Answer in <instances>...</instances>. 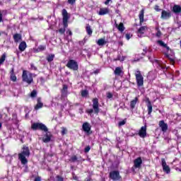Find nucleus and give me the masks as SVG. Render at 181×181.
I'll return each mask as SVG.
<instances>
[{
	"mask_svg": "<svg viewBox=\"0 0 181 181\" xmlns=\"http://www.w3.org/2000/svg\"><path fill=\"white\" fill-rule=\"evenodd\" d=\"M30 156V151L29 147L24 146L22 151L18 153V160L21 162L22 165H28V158Z\"/></svg>",
	"mask_w": 181,
	"mask_h": 181,
	"instance_id": "obj_1",
	"label": "nucleus"
},
{
	"mask_svg": "<svg viewBox=\"0 0 181 181\" xmlns=\"http://www.w3.org/2000/svg\"><path fill=\"white\" fill-rule=\"evenodd\" d=\"M22 79L23 81H25L28 84H32V83H33V74L26 70L23 71Z\"/></svg>",
	"mask_w": 181,
	"mask_h": 181,
	"instance_id": "obj_2",
	"label": "nucleus"
},
{
	"mask_svg": "<svg viewBox=\"0 0 181 181\" xmlns=\"http://www.w3.org/2000/svg\"><path fill=\"white\" fill-rule=\"evenodd\" d=\"M32 129L36 131V129H40V131H44V132H47V127L42 123H34L31 126Z\"/></svg>",
	"mask_w": 181,
	"mask_h": 181,
	"instance_id": "obj_3",
	"label": "nucleus"
},
{
	"mask_svg": "<svg viewBox=\"0 0 181 181\" xmlns=\"http://www.w3.org/2000/svg\"><path fill=\"white\" fill-rule=\"evenodd\" d=\"M135 76L137 86L139 87H142V86H144V76H142V74H141V71H136L135 72Z\"/></svg>",
	"mask_w": 181,
	"mask_h": 181,
	"instance_id": "obj_4",
	"label": "nucleus"
},
{
	"mask_svg": "<svg viewBox=\"0 0 181 181\" xmlns=\"http://www.w3.org/2000/svg\"><path fill=\"white\" fill-rule=\"evenodd\" d=\"M66 67L71 69V70H78V64L76 62V61L71 59L66 64Z\"/></svg>",
	"mask_w": 181,
	"mask_h": 181,
	"instance_id": "obj_5",
	"label": "nucleus"
},
{
	"mask_svg": "<svg viewBox=\"0 0 181 181\" xmlns=\"http://www.w3.org/2000/svg\"><path fill=\"white\" fill-rule=\"evenodd\" d=\"M110 177L112 180H119L121 179V175H119V171L114 170L110 173Z\"/></svg>",
	"mask_w": 181,
	"mask_h": 181,
	"instance_id": "obj_6",
	"label": "nucleus"
},
{
	"mask_svg": "<svg viewBox=\"0 0 181 181\" xmlns=\"http://www.w3.org/2000/svg\"><path fill=\"white\" fill-rule=\"evenodd\" d=\"M161 163L163 172H165V173H167V175H169V173H170V167H169V165L166 164L165 158L161 159Z\"/></svg>",
	"mask_w": 181,
	"mask_h": 181,
	"instance_id": "obj_7",
	"label": "nucleus"
},
{
	"mask_svg": "<svg viewBox=\"0 0 181 181\" xmlns=\"http://www.w3.org/2000/svg\"><path fill=\"white\" fill-rule=\"evenodd\" d=\"M62 16H63V23L64 28H67V22L69 21V13L66 9L62 10Z\"/></svg>",
	"mask_w": 181,
	"mask_h": 181,
	"instance_id": "obj_8",
	"label": "nucleus"
},
{
	"mask_svg": "<svg viewBox=\"0 0 181 181\" xmlns=\"http://www.w3.org/2000/svg\"><path fill=\"white\" fill-rule=\"evenodd\" d=\"M93 108L94 110L95 114H98L100 112V108H98V99L94 98L93 100Z\"/></svg>",
	"mask_w": 181,
	"mask_h": 181,
	"instance_id": "obj_9",
	"label": "nucleus"
},
{
	"mask_svg": "<svg viewBox=\"0 0 181 181\" xmlns=\"http://www.w3.org/2000/svg\"><path fill=\"white\" fill-rule=\"evenodd\" d=\"M139 136L140 138H145V136H146V125L141 127L139 131Z\"/></svg>",
	"mask_w": 181,
	"mask_h": 181,
	"instance_id": "obj_10",
	"label": "nucleus"
},
{
	"mask_svg": "<svg viewBox=\"0 0 181 181\" xmlns=\"http://www.w3.org/2000/svg\"><path fill=\"white\" fill-rule=\"evenodd\" d=\"M158 126L161 128L163 132L168 131V124L165 123L164 120H160L158 123Z\"/></svg>",
	"mask_w": 181,
	"mask_h": 181,
	"instance_id": "obj_11",
	"label": "nucleus"
},
{
	"mask_svg": "<svg viewBox=\"0 0 181 181\" xmlns=\"http://www.w3.org/2000/svg\"><path fill=\"white\" fill-rule=\"evenodd\" d=\"M107 13H110V9L108 8H101L98 13L100 16H104V15H107Z\"/></svg>",
	"mask_w": 181,
	"mask_h": 181,
	"instance_id": "obj_12",
	"label": "nucleus"
},
{
	"mask_svg": "<svg viewBox=\"0 0 181 181\" xmlns=\"http://www.w3.org/2000/svg\"><path fill=\"white\" fill-rule=\"evenodd\" d=\"M47 132L46 134L43 136L42 141L45 144H47V142H50V139H52V134L49 132Z\"/></svg>",
	"mask_w": 181,
	"mask_h": 181,
	"instance_id": "obj_13",
	"label": "nucleus"
},
{
	"mask_svg": "<svg viewBox=\"0 0 181 181\" xmlns=\"http://www.w3.org/2000/svg\"><path fill=\"white\" fill-rule=\"evenodd\" d=\"M148 30V28L146 26L141 27L137 32V35L139 37H142V35L146 33V31Z\"/></svg>",
	"mask_w": 181,
	"mask_h": 181,
	"instance_id": "obj_14",
	"label": "nucleus"
},
{
	"mask_svg": "<svg viewBox=\"0 0 181 181\" xmlns=\"http://www.w3.org/2000/svg\"><path fill=\"white\" fill-rule=\"evenodd\" d=\"M82 128H83L84 132H86L87 134H88L90 132V131H91V126L90 125V124L88 122L83 123Z\"/></svg>",
	"mask_w": 181,
	"mask_h": 181,
	"instance_id": "obj_15",
	"label": "nucleus"
},
{
	"mask_svg": "<svg viewBox=\"0 0 181 181\" xmlns=\"http://www.w3.org/2000/svg\"><path fill=\"white\" fill-rule=\"evenodd\" d=\"M170 12L166 11H163L161 13V18L162 19H169L170 18Z\"/></svg>",
	"mask_w": 181,
	"mask_h": 181,
	"instance_id": "obj_16",
	"label": "nucleus"
},
{
	"mask_svg": "<svg viewBox=\"0 0 181 181\" xmlns=\"http://www.w3.org/2000/svg\"><path fill=\"white\" fill-rule=\"evenodd\" d=\"M144 13H145V10H144V9H142L139 12V21H140V25H142V23H144Z\"/></svg>",
	"mask_w": 181,
	"mask_h": 181,
	"instance_id": "obj_17",
	"label": "nucleus"
},
{
	"mask_svg": "<svg viewBox=\"0 0 181 181\" xmlns=\"http://www.w3.org/2000/svg\"><path fill=\"white\" fill-rule=\"evenodd\" d=\"M26 47H27L26 42L25 41L21 42L18 46V49L20 52H25V50L26 49Z\"/></svg>",
	"mask_w": 181,
	"mask_h": 181,
	"instance_id": "obj_18",
	"label": "nucleus"
},
{
	"mask_svg": "<svg viewBox=\"0 0 181 181\" xmlns=\"http://www.w3.org/2000/svg\"><path fill=\"white\" fill-rule=\"evenodd\" d=\"M141 165H142V159L141 157L134 160V168H141Z\"/></svg>",
	"mask_w": 181,
	"mask_h": 181,
	"instance_id": "obj_19",
	"label": "nucleus"
},
{
	"mask_svg": "<svg viewBox=\"0 0 181 181\" xmlns=\"http://www.w3.org/2000/svg\"><path fill=\"white\" fill-rule=\"evenodd\" d=\"M43 107V103H42V99L40 98H37V103L35 106V110H40V108H42Z\"/></svg>",
	"mask_w": 181,
	"mask_h": 181,
	"instance_id": "obj_20",
	"label": "nucleus"
},
{
	"mask_svg": "<svg viewBox=\"0 0 181 181\" xmlns=\"http://www.w3.org/2000/svg\"><path fill=\"white\" fill-rule=\"evenodd\" d=\"M173 12H174V13H180L181 6L179 5H175L173 8Z\"/></svg>",
	"mask_w": 181,
	"mask_h": 181,
	"instance_id": "obj_21",
	"label": "nucleus"
},
{
	"mask_svg": "<svg viewBox=\"0 0 181 181\" xmlns=\"http://www.w3.org/2000/svg\"><path fill=\"white\" fill-rule=\"evenodd\" d=\"M98 46H104V45H107V41H105V38H100L96 42Z\"/></svg>",
	"mask_w": 181,
	"mask_h": 181,
	"instance_id": "obj_22",
	"label": "nucleus"
},
{
	"mask_svg": "<svg viewBox=\"0 0 181 181\" xmlns=\"http://www.w3.org/2000/svg\"><path fill=\"white\" fill-rule=\"evenodd\" d=\"M136 103H138V98L137 97H136L134 99H133L130 102V107L132 108V110H134V108H135V105H136Z\"/></svg>",
	"mask_w": 181,
	"mask_h": 181,
	"instance_id": "obj_23",
	"label": "nucleus"
},
{
	"mask_svg": "<svg viewBox=\"0 0 181 181\" xmlns=\"http://www.w3.org/2000/svg\"><path fill=\"white\" fill-rule=\"evenodd\" d=\"M14 42L18 43V42H21L22 40V35L21 34H15L13 35Z\"/></svg>",
	"mask_w": 181,
	"mask_h": 181,
	"instance_id": "obj_24",
	"label": "nucleus"
},
{
	"mask_svg": "<svg viewBox=\"0 0 181 181\" xmlns=\"http://www.w3.org/2000/svg\"><path fill=\"white\" fill-rule=\"evenodd\" d=\"M158 45H160V46H162V47H165L166 50H168V51L170 50V48L168 46V45H166L165 42H163V41L158 40Z\"/></svg>",
	"mask_w": 181,
	"mask_h": 181,
	"instance_id": "obj_25",
	"label": "nucleus"
},
{
	"mask_svg": "<svg viewBox=\"0 0 181 181\" xmlns=\"http://www.w3.org/2000/svg\"><path fill=\"white\" fill-rule=\"evenodd\" d=\"M43 50H46L45 45H40L37 49H35V53H39L40 52H43Z\"/></svg>",
	"mask_w": 181,
	"mask_h": 181,
	"instance_id": "obj_26",
	"label": "nucleus"
},
{
	"mask_svg": "<svg viewBox=\"0 0 181 181\" xmlns=\"http://www.w3.org/2000/svg\"><path fill=\"white\" fill-rule=\"evenodd\" d=\"M86 29V32H87L88 35L89 36H91V35H93V30L91 29V26H90L89 24H87Z\"/></svg>",
	"mask_w": 181,
	"mask_h": 181,
	"instance_id": "obj_27",
	"label": "nucleus"
},
{
	"mask_svg": "<svg viewBox=\"0 0 181 181\" xmlns=\"http://www.w3.org/2000/svg\"><path fill=\"white\" fill-rule=\"evenodd\" d=\"M122 74V69H121V67H116L115 70V76H121Z\"/></svg>",
	"mask_w": 181,
	"mask_h": 181,
	"instance_id": "obj_28",
	"label": "nucleus"
},
{
	"mask_svg": "<svg viewBox=\"0 0 181 181\" xmlns=\"http://www.w3.org/2000/svg\"><path fill=\"white\" fill-rule=\"evenodd\" d=\"M116 27L117 28L119 32H122L123 30H125V27H124V23H120L118 25V24H116Z\"/></svg>",
	"mask_w": 181,
	"mask_h": 181,
	"instance_id": "obj_29",
	"label": "nucleus"
},
{
	"mask_svg": "<svg viewBox=\"0 0 181 181\" xmlns=\"http://www.w3.org/2000/svg\"><path fill=\"white\" fill-rule=\"evenodd\" d=\"M5 60H6V54L4 53L0 57V66H2V64H4Z\"/></svg>",
	"mask_w": 181,
	"mask_h": 181,
	"instance_id": "obj_30",
	"label": "nucleus"
},
{
	"mask_svg": "<svg viewBox=\"0 0 181 181\" xmlns=\"http://www.w3.org/2000/svg\"><path fill=\"white\" fill-rule=\"evenodd\" d=\"M147 107L148 110V115H151V114L152 113V105L151 104V102L148 103Z\"/></svg>",
	"mask_w": 181,
	"mask_h": 181,
	"instance_id": "obj_31",
	"label": "nucleus"
},
{
	"mask_svg": "<svg viewBox=\"0 0 181 181\" xmlns=\"http://www.w3.org/2000/svg\"><path fill=\"white\" fill-rule=\"evenodd\" d=\"M11 79L12 80V81H16V76H15V74H13V69L11 70Z\"/></svg>",
	"mask_w": 181,
	"mask_h": 181,
	"instance_id": "obj_32",
	"label": "nucleus"
},
{
	"mask_svg": "<svg viewBox=\"0 0 181 181\" xmlns=\"http://www.w3.org/2000/svg\"><path fill=\"white\" fill-rule=\"evenodd\" d=\"M54 59V54L49 55V56L47 57V62H53V59Z\"/></svg>",
	"mask_w": 181,
	"mask_h": 181,
	"instance_id": "obj_33",
	"label": "nucleus"
},
{
	"mask_svg": "<svg viewBox=\"0 0 181 181\" xmlns=\"http://www.w3.org/2000/svg\"><path fill=\"white\" fill-rule=\"evenodd\" d=\"M36 95H37V93L36 92V90H33L30 93V97L32 98H35V97H36Z\"/></svg>",
	"mask_w": 181,
	"mask_h": 181,
	"instance_id": "obj_34",
	"label": "nucleus"
},
{
	"mask_svg": "<svg viewBox=\"0 0 181 181\" xmlns=\"http://www.w3.org/2000/svg\"><path fill=\"white\" fill-rule=\"evenodd\" d=\"M82 97H87L88 95V91L87 90H82L81 91Z\"/></svg>",
	"mask_w": 181,
	"mask_h": 181,
	"instance_id": "obj_35",
	"label": "nucleus"
},
{
	"mask_svg": "<svg viewBox=\"0 0 181 181\" xmlns=\"http://www.w3.org/2000/svg\"><path fill=\"white\" fill-rule=\"evenodd\" d=\"M71 162H77V156H73L71 159H70Z\"/></svg>",
	"mask_w": 181,
	"mask_h": 181,
	"instance_id": "obj_36",
	"label": "nucleus"
},
{
	"mask_svg": "<svg viewBox=\"0 0 181 181\" xmlns=\"http://www.w3.org/2000/svg\"><path fill=\"white\" fill-rule=\"evenodd\" d=\"M66 134H67V129L64 127H62V135H66Z\"/></svg>",
	"mask_w": 181,
	"mask_h": 181,
	"instance_id": "obj_37",
	"label": "nucleus"
},
{
	"mask_svg": "<svg viewBox=\"0 0 181 181\" xmlns=\"http://www.w3.org/2000/svg\"><path fill=\"white\" fill-rule=\"evenodd\" d=\"M90 149H91V147H90V146H86V147L85 148L84 152H85L86 153H87L90 152Z\"/></svg>",
	"mask_w": 181,
	"mask_h": 181,
	"instance_id": "obj_38",
	"label": "nucleus"
},
{
	"mask_svg": "<svg viewBox=\"0 0 181 181\" xmlns=\"http://www.w3.org/2000/svg\"><path fill=\"white\" fill-rule=\"evenodd\" d=\"M126 122H127V121H125V120H123V121H122V122H119V127H122V125H125Z\"/></svg>",
	"mask_w": 181,
	"mask_h": 181,
	"instance_id": "obj_39",
	"label": "nucleus"
},
{
	"mask_svg": "<svg viewBox=\"0 0 181 181\" xmlns=\"http://www.w3.org/2000/svg\"><path fill=\"white\" fill-rule=\"evenodd\" d=\"M68 3H69L70 5H74V4H76V0H68Z\"/></svg>",
	"mask_w": 181,
	"mask_h": 181,
	"instance_id": "obj_40",
	"label": "nucleus"
},
{
	"mask_svg": "<svg viewBox=\"0 0 181 181\" xmlns=\"http://www.w3.org/2000/svg\"><path fill=\"white\" fill-rule=\"evenodd\" d=\"M59 32V33L63 35V33H64V32H66V28H60Z\"/></svg>",
	"mask_w": 181,
	"mask_h": 181,
	"instance_id": "obj_41",
	"label": "nucleus"
},
{
	"mask_svg": "<svg viewBox=\"0 0 181 181\" xmlns=\"http://www.w3.org/2000/svg\"><path fill=\"white\" fill-rule=\"evenodd\" d=\"M131 37H132V35H131V34H126V39H127V40H129V39H131Z\"/></svg>",
	"mask_w": 181,
	"mask_h": 181,
	"instance_id": "obj_42",
	"label": "nucleus"
},
{
	"mask_svg": "<svg viewBox=\"0 0 181 181\" xmlns=\"http://www.w3.org/2000/svg\"><path fill=\"white\" fill-rule=\"evenodd\" d=\"M66 91H67V86L64 85L63 86V89H62V93H66Z\"/></svg>",
	"mask_w": 181,
	"mask_h": 181,
	"instance_id": "obj_43",
	"label": "nucleus"
},
{
	"mask_svg": "<svg viewBox=\"0 0 181 181\" xmlns=\"http://www.w3.org/2000/svg\"><path fill=\"white\" fill-rule=\"evenodd\" d=\"M107 97L108 98H112V93L108 92V93H107Z\"/></svg>",
	"mask_w": 181,
	"mask_h": 181,
	"instance_id": "obj_44",
	"label": "nucleus"
},
{
	"mask_svg": "<svg viewBox=\"0 0 181 181\" xmlns=\"http://www.w3.org/2000/svg\"><path fill=\"white\" fill-rule=\"evenodd\" d=\"M66 33H67V35H69V36H71V35H73V33H71V30H68L66 31Z\"/></svg>",
	"mask_w": 181,
	"mask_h": 181,
	"instance_id": "obj_45",
	"label": "nucleus"
},
{
	"mask_svg": "<svg viewBox=\"0 0 181 181\" xmlns=\"http://www.w3.org/2000/svg\"><path fill=\"white\" fill-rule=\"evenodd\" d=\"M162 33H160V31H158L156 33V36H158V37H159L160 36H161Z\"/></svg>",
	"mask_w": 181,
	"mask_h": 181,
	"instance_id": "obj_46",
	"label": "nucleus"
},
{
	"mask_svg": "<svg viewBox=\"0 0 181 181\" xmlns=\"http://www.w3.org/2000/svg\"><path fill=\"white\" fill-rule=\"evenodd\" d=\"M41 180H42V178H40V177H35L34 181H41Z\"/></svg>",
	"mask_w": 181,
	"mask_h": 181,
	"instance_id": "obj_47",
	"label": "nucleus"
},
{
	"mask_svg": "<svg viewBox=\"0 0 181 181\" xmlns=\"http://www.w3.org/2000/svg\"><path fill=\"white\" fill-rule=\"evenodd\" d=\"M155 10L157 11V12H159L160 10L159 9V6H155Z\"/></svg>",
	"mask_w": 181,
	"mask_h": 181,
	"instance_id": "obj_48",
	"label": "nucleus"
},
{
	"mask_svg": "<svg viewBox=\"0 0 181 181\" xmlns=\"http://www.w3.org/2000/svg\"><path fill=\"white\" fill-rule=\"evenodd\" d=\"M144 52L143 54H145L146 53V52L149 51V49L148 48H146L144 49H143Z\"/></svg>",
	"mask_w": 181,
	"mask_h": 181,
	"instance_id": "obj_49",
	"label": "nucleus"
},
{
	"mask_svg": "<svg viewBox=\"0 0 181 181\" xmlns=\"http://www.w3.org/2000/svg\"><path fill=\"white\" fill-rule=\"evenodd\" d=\"M110 1H111V0H106L105 1V5H108V4H110Z\"/></svg>",
	"mask_w": 181,
	"mask_h": 181,
	"instance_id": "obj_50",
	"label": "nucleus"
},
{
	"mask_svg": "<svg viewBox=\"0 0 181 181\" xmlns=\"http://www.w3.org/2000/svg\"><path fill=\"white\" fill-rule=\"evenodd\" d=\"M88 112L89 114H92V112H94V110L93 109H90L89 110H88Z\"/></svg>",
	"mask_w": 181,
	"mask_h": 181,
	"instance_id": "obj_51",
	"label": "nucleus"
},
{
	"mask_svg": "<svg viewBox=\"0 0 181 181\" xmlns=\"http://www.w3.org/2000/svg\"><path fill=\"white\" fill-rule=\"evenodd\" d=\"M2 12L0 11V23L2 22Z\"/></svg>",
	"mask_w": 181,
	"mask_h": 181,
	"instance_id": "obj_52",
	"label": "nucleus"
},
{
	"mask_svg": "<svg viewBox=\"0 0 181 181\" xmlns=\"http://www.w3.org/2000/svg\"><path fill=\"white\" fill-rule=\"evenodd\" d=\"M98 73H100V70L97 69L96 71H94L95 74H98Z\"/></svg>",
	"mask_w": 181,
	"mask_h": 181,
	"instance_id": "obj_53",
	"label": "nucleus"
},
{
	"mask_svg": "<svg viewBox=\"0 0 181 181\" xmlns=\"http://www.w3.org/2000/svg\"><path fill=\"white\" fill-rule=\"evenodd\" d=\"M85 181H91V180L89 179V178H86V179L85 180Z\"/></svg>",
	"mask_w": 181,
	"mask_h": 181,
	"instance_id": "obj_54",
	"label": "nucleus"
},
{
	"mask_svg": "<svg viewBox=\"0 0 181 181\" xmlns=\"http://www.w3.org/2000/svg\"><path fill=\"white\" fill-rule=\"evenodd\" d=\"M58 179H59V181H63V178L62 177H59Z\"/></svg>",
	"mask_w": 181,
	"mask_h": 181,
	"instance_id": "obj_55",
	"label": "nucleus"
},
{
	"mask_svg": "<svg viewBox=\"0 0 181 181\" xmlns=\"http://www.w3.org/2000/svg\"><path fill=\"white\" fill-rule=\"evenodd\" d=\"M119 45H120L121 46H122V42H119Z\"/></svg>",
	"mask_w": 181,
	"mask_h": 181,
	"instance_id": "obj_56",
	"label": "nucleus"
},
{
	"mask_svg": "<svg viewBox=\"0 0 181 181\" xmlns=\"http://www.w3.org/2000/svg\"><path fill=\"white\" fill-rule=\"evenodd\" d=\"M1 128H2V124L1 123H0V129H1Z\"/></svg>",
	"mask_w": 181,
	"mask_h": 181,
	"instance_id": "obj_57",
	"label": "nucleus"
},
{
	"mask_svg": "<svg viewBox=\"0 0 181 181\" xmlns=\"http://www.w3.org/2000/svg\"><path fill=\"white\" fill-rule=\"evenodd\" d=\"M179 26L181 27V21L179 23Z\"/></svg>",
	"mask_w": 181,
	"mask_h": 181,
	"instance_id": "obj_58",
	"label": "nucleus"
},
{
	"mask_svg": "<svg viewBox=\"0 0 181 181\" xmlns=\"http://www.w3.org/2000/svg\"><path fill=\"white\" fill-rule=\"evenodd\" d=\"M74 179H75V180H77V177H75Z\"/></svg>",
	"mask_w": 181,
	"mask_h": 181,
	"instance_id": "obj_59",
	"label": "nucleus"
},
{
	"mask_svg": "<svg viewBox=\"0 0 181 181\" xmlns=\"http://www.w3.org/2000/svg\"><path fill=\"white\" fill-rule=\"evenodd\" d=\"M0 36H1V33H0Z\"/></svg>",
	"mask_w": 181,
	"mask_h": 181,
	"instance_id": "obj_60",
	"label": "nucleus"
}]
</instances>
